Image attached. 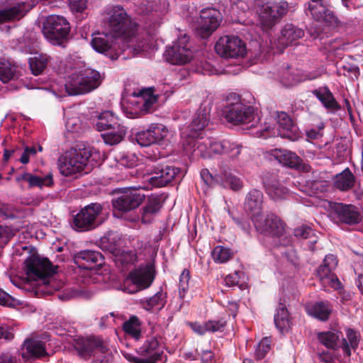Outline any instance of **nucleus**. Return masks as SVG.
Segmentation results:
<instances>
[{
    "instance_id": "42",
    "label": "nucleus",
    "mask_w": 363,
    "mask_h": 363,
    "mask_svg": "<svg viewBox=\"0 0 363 363\" xmlns=\"http://www.w3.org/2000/svg\"><path fill=\"white\" fill-rule=\"evenodd\" d=\"M120 242L121 240L117 233L108 232L100 239L99 246L103 250L117 255L119 252Z\"/></svg>"
},
{
    "instance_id": "7",
    "label": "nucleus",
    "mask_w": 363,
    "mask_h": 363,
    "mask_svg": "<svg viewBox=\"0 0 363 363\" xmlns=\"http://www.w3.org/2000/svg\"><path fill=\"white\" fill-rule=\"evenodd\" d=\"M222 114L228 123L235 125L250 123L255 118V108L243 104L240 96L235 93L228 96Z\"/></svg>"
},
{
    "instance_id": "2",
    "label": "nucleus",
    "mask_w": 363,
    "mask_h": 363,
    "mask_svg": "<svg viewBox=\"0 0 363 363\" xmlns=\"http://www.w3.org/2000/svg\"><path fill=\"white\" fill-rule=\"evenodd\" d=\"M208 121L209 110L206 107L200 106L194 113L191 123L184 128L182 134L192 140L189 144L193 147L196 146L197 149L203 153V156L210 155L211 152L223 154L224 140L217 141L212 138H207L203 142L195 140L201 135Z\"/></svg>"
},
{
    "instance_id": "9",
    "label": "nucleus",
    "mask_w": 363,
    "mask_h": 363,
    "mask_svg": "<svg viewBox=\"0 0 363 363\" xmlns=\"http://www.w3.org/2000/svg\"><path fill=\"white\" fill-rule=\"evenodd\" d=\"M74 348L79 356L89 360L93 358L95 363H102L108 348L99 337H78L74 340Z\"/></svg>"
},
{
    "instance_id": "50",
    "label": "nucleus",
    "mask_w": 363,
    "mask_h": 363,
    "mask_svg": "<svg viewBox=\"0 0 363 363\" xmlns=\"http://www.w3.org/2000/svg\"><path fill=\"white\" fill-rule=\"evenodd\" d=\"M212 257L216 262L225 263L231 258V253L229 249L218 245L213 250Z\"/></svg>"
},
{
    "instance_id": "36",
    "label": "nucleus",
    "mask_w": 363,
    "mask_h": 363,
    "mask_svg": "<svg viewBox=\"0 0 363 363\" xmlns=\"http://www.w3.org/2000/svg\"><path fill=\"white\" fill-rule=\"evenodd\" d=\"M311 92L327 110L335 112L342 108L327 86H320Z\"/></svg>"
},
{
    "instance_id": "1",
    "label": "nucleus",
    "mask_w": 363,
    "mask_h": 363,
    "mask_svg": "<svg viewBox=\"0 0 363 363\" xmlns=\"http://www.w3.org/2000/svg\"><path fill=\"white\" fill-rule=\"evenodd\" d=\"M57 266H54L48 258L38 255L29 256L24 262V269L28 279L39 281L35 289L36 295H51L63 287L64 284L52 278L57 272Z\"/></svg>"
},
{
    "instance_id": "37",
    "label": "nucleus",
    "mask_w": 363,
    "mask_h": 363,
    "mask_svg": "<svg viewBox=\"0 0 363 363\" xmlns=\"http://www.w3.org/2000/svg\"><path fill=\"white\" fill-rule=\"evenodd\" d=\"M306 311L311 316L320 321H326L332 313L333 306L328 301H320L307 306Z\"/></svg>"
},
{
    "instance_id": "10",
    "label": "nucleus",
    "mask_w": 363,
    "mask_h": 363,
    "mask_svg": "<svg viewBox=\"0 0 363 363\" xmlns=\"http://www.w3.org/2000/svg\"><path fill=\"white\" fill-rule=\"evenodd\" d=\"M101 82V77L98 71L86 69L65 84V91L70 96L84 94L96 89Z\"/></svg>"
},
{
    "instance_id": "3",
    "label": "nucleus",
    "mask_w": 363,
    "mask_h": 363,
    "mask_svg": "<svg viewBox=\"0 0 363 363\" xmlns=\"http://www.w3.org/2000/svg\"><path fill=\"white\" fill-rule=\"evenodd\" d=\"M99 157L93 147L83 143L77 144L60 156L58 168L64 176H72L83 171L89 163L93 165Z\"/></svg>"
},
{
    "instance_id": "64",
    "label": "nucleus",
    "mask_w": 363,
    "mask_h": 363,
    "mask_svg": "<svg viewBox=\"0 0 363 363\" xmlns=\"http://www.w3.org/2000/svg\"><path fill=\"white\" fill-rule=\"evenodd\" d=\"M240 272H235L233 274L227 275L225 278V282L228 286H235L239 284Z\"/></svg>"
},
{
    "instance_id": "19",
    "label": "nucleus",
    "mask_w": 363,
    "mask_h": 363,
    "mask_svg": "<svg viewBox=\"0 0 363 363\" xmlns=\"http://www.w3.org/2000/svg\"><path fill=\"white\" fill-rule=\"evenodd\" d=\"M337 265V257L333 255L329 254L325 256L323 264L316 270L317 277L319 278L322 285L328 286L334 290H339L343 288L337 276L333 272Z\"/></svg>"
},
{
    "instance_id": "12",
    "label": "nucleus",
    "mask_w": 363,
    "mask_h": 363,
    "mask_svg": "<svg viewBox=\"0 0 363 363\" xmlns=\"http://www.w3.org/2000/svg\"><path fill=\"white\" fill-rule=\"evenodd\" d=\"M155 278L153 265L146 264L130 272L125 281V291L129 294L149 288Z\"/></svg>"
},
{
    "instance_id": "17",
    "label": "nucleus",
    "mask_w": 363,
    "mask_h": 363,
    "mask_svg": "<svg viewBox=\"0 0 363 363\" xmlns=\"http://www.w3.org/2000/svg\"><path fill=\"white\" fill-rule=\"evenodd\" d=\"M252 222L256 230L262 234L280 237L284 231L285 224L277 215L269 213L264 216L262 214L252 217Z\"/></svg>"
},
{
    "instance_id": "11",
    "label": "nucleus",
    "mask_w": 363,
    "mask_h": 363,
    "mask_svg": "<svg viewBox=\"0 0 363 363\" xmlns=\"http://www.w3.org/2000/svg\"><path fill=\"white\" fill-rule=\"evenodd\" d=\"M102 209V206L99 203L86 205L73 216L72 227L82 232L96 228L101 223L99 216Z\"/></svg>"
},
{
    "instance_id": "62",
    "label": "nucleus",
    "mask_w": 363,
    "mask_h": 363,
    "mask_svg": "<svg viewBox=\"0 0 363 363\" xmlns=\"http://www.w3.org/2000/svg\"><path fill=\"white\" fill-rule=\"evenodd\" d=\"M233 220L235 223L246 234L250 235L251 230L250 223L245 219L244 218H235L233 217Z\"/></svg>"
},
{
    "instance_id": "51",
    "label": "nucleus",
    "mask_w": 363,
    "mask_h": 363,
    "mask_svg": "<svg viewBox=\"0 0 363 363\" xmlns=\"http://www.w3.org/2000/svg\"><path fill=\"white\" fill-rule=\"evenodd\" d=\"M221 179L224 186L229 187L234 191L240 190L242 187V183L240 179L227 172L223 173Z\"/></svg>"
},
{
    "instance_id": "28",
    "label": "nucleus",
    "mask_w": 363,
    "mask_h": 363,
    "mask_svg": "<svg viewBox=\"0 0 363 363\" xmlns=\"http://www.w3.org/2000/svg\"><path fill=\"white\" fill-rule=\"evenodd\" d=\"M154 87L144 88L138 92L134 91L132 96L136 99V104L143 114L152 112L155 109L158 101V96L154 94Z\"/></svg>"
},
{
    "instance_id": "41",
    "label": "nucleus",
    "mask_w": 363,
    "mask_h": 363,
    "mask_svg": "<svg viewBox=\"0 0 363 363\" xmlns=\"http://www.w3.org/2000/svg\"><path fill=\"white\" fill-rule=\"evenodd\" d=\"M166 294L161 290L149 298L141 299L140 304L147 311L152 312L154 308L160 311L166 304Z\"/></svg>"
},
{
    "instance_id": "61",
    "label": "nucleus",
    "mask_w": 363,
    "mask_h": 363,
    "mask_svg": "<svg viewBox=\"0 0 363 363\" xmlns=\"http://www.w3.org/2000/svg\"><path fill=\"white\" fill-rule=\"evenodd\" d=\"M69 7L74 12L81 13L86 9V0H69Z\"/></svg>"
},
{
    "instance_id": "32",
    "label": "nucleus",
    "mask_w": 363,
    "mask_h": 363,
    "mask_svg": "<svg viewBox=\"0 0 363 363\" xmlns=\"http://www.w3.org/2000/svg\"><path fill=\"white\" fill-rule=\"evenodd\" d=\"M304 35L303 29L291 23L286 24L281 30L277 39L278 44L285 48L291 45H296L297 41Z\"/></svg>"
},
{
    "instance_id": "49",
    "label": "nucleus",
    "mask_w": 363,
    "mask_h": 363,
    "mask_svg": "<svg viewBox=\"0 0 363 363\" xmlns=\"http://www.w3.org/2000/svg\"><path fill=\"white\" fill-rule=\"evenodd\" d=\"M242 145L236 142L224 140L223 153L233 160L238 159L242 150Z\"/></svg>"
},
{
    "instance_id": "39",
    "label": "nucleus",
    "mask_w": 363,
    "mask_h": 363,
    "mask_svg": "<svg viewBox=\"0 0 363 363\" xmlns=\"http://www.w3.org/2000/svg\"><path fill=\"white\" fill-rule=\"evenodd\" d=\"M274 323L282 334L287 333L291 328V321L289 313L284 303H279L277 313L274 315Z\"/></svg>"
},
{
    "instance_id": "34",
    "label": "nucleus",
    "mask_w": 363,
    "mask_h": 363,
    "mask_svg": "<svg viewBox=\"0 0 363 363\" xmlns=\"http://www.w3.org/2000/svg\"><path fill=\"white\" fill-rule=\"evenodd\" d=\"M263 194L261 191L253 189L247 194L244 203L245 210L250 214L251 220L256 215L262 214Z\"/></svg>"
},
{
    "instance_id": "18",
    "label": "nucleus",
    "mask_w": 363,
    "mask_h": 363,
    "mask_svg": "<svg viewBox=\"0 0 363 363\" xmlns=\"http://www.w3.org/2000/svg\"><path fill=\"white\" fill-rule=\"evenodd\" d=\"M221 20L222 16L218 10L211 8L202 9L196 29V35L202 39L209 38L218 28Z\"/></svg>"
},
{
    "instance_id": "13",
    "label": "nucleus",
    "mask_w": 363,
    "mask_h": 363,
    "mask_svg": "<svg viewBox=\"0 0 363 363\" xmlns=\"http://www.w3.org/2000/svg\"><path fill=\"white\" fill-rule=\"evenodd\" d=\"M140 189H145L148 187L139 186L121 189L120 195L112 200L113 209L121 213H127L138 208L145 198V195L140 191Z\"/></svg>"
},
{
    "instance_id": "23",
    "label": "nucleus",
    "mask_w": 363,
    "mask_h": 363,
    "mask_svg": "<svg viewBox=\"0 0 363 363\" xmlns=\"http://www.w3.org/2000/svg\"><path fill=\"white\" fill-rule=\"evenodd\" d=\"M138 352L146 357H134L135 363H156L160 360L163 351L160 348V344L156 337H148L143 345L139 348Z\"/></svg>"
},
{
    "instance_id": "27",
    "label": "nucleus",
    "mask_w": 363,
    "mask_h": 363,
    "mask_svg": "<svg viewBox=\"0 0 363 363\" xmlns=\"http://www.w3.org/2000/svg\"><path fill=\"white\" fill-rule=\"evenodd\" d=\"M114 38L111 33H99L94 36L91 42L92 48L98 52L108 55L111 60H116L118 55L116 51Z\"/></svg>"
},
{
    "instance_id": "48",
    "label": "nucleus",
    "mask_w": 363,
    "mask_h": 363,
    "mask_svg": "<svg viewBox=\"0 0 363 363\" xmlns=\"http://www.w3.org/2000/svg\"><path fill=\"white\" fill-rule=\"evenodd\" d=\"M318 339L327 348L336 350L338 347L340 333L334 331L320 333Z\"/></svg>"
},
{
    "instance_id": "60",
    "label": "nucleus",
    "mask_w": 363,
    "mask_h": 363,
    "mask_svg": "<svg viewBox=\"0 0 363 363\" xmlns=\"http://www.w3.org/2000/svg\"><path fill=\"white\" fill-rule=\"evenodd\" d=\"M121 165L128 167L133 168L138 164V158L135 155H127L122 157L120 160Z\"/></svg>"
},
{
    "instance_id": "53",
    "label": "nucleus",
    "mask_w": 363,
    "mask_h": 363,
    "mask_svg": "<svg viewBox=\"0 0 363 363\" xmlns=\"http://www.w3.org/2000/svg\"><path fill=\"white\" fill-rule=\"evenodd\" d=\"M190 280V272L187 269H184L179 277V297L183 298L186 293L189 290V281Z\"/></svg>"
},
{
    "instance_id": "47",
    "label": "nucleus",
    "mask_w": 363,
    "mask_h": 363,
    "mask_svg": "<svg viewBox=\"0 0 363 363\" xmlns=\"http://www.w3.org/2000/svg\"><path fill=\"white\" fill-rule=\"evenodd\" d=\"M49 61V57L40 54L29 59V66L33 74L37 76L43 73Z\"/></svg>"
},
{
    "instance_id": "24",
    "label": "nucleus",
    "mask_w": 363,
    "mask_h": 363,
    "mask_svg": "<svg viewBox=\"0 0 363 363\" xmlns=\"http://www.w3.org/2000/svg\"><path fill=\"white\" fill-rule=\"evenodd\" d=\"M164 202L161 194H152L145 196L143 206L140 208L141 222L144 224L151 223L155 216L160 212Z\"/></svg>"
},
{
    "instance_id": "63",
    "label": "nucleus",
    "mask_w": 363,
    "mask_h": 363,
    "mask_svg": "<svg viewBox=\"0 0 363 363\" xmlns=\"http://www.w3.org/2000/svg\"><path fill=\"white\" fill-rule=\"evenodd\" d=\"M323 73L324 69L318 68L311 72L301 74V79H302L301 82L315 79L322 76Z\"/></svg>"
},
{
    "instance_id": "20",
    "label": "nucleus",
    "mask_w": 363,
    "mask_h": 363,
    "mask_svg": "<svg viewBox=\"0 0 363 363\" xmlns=\"http://www.w3.org/2000/svg\"><path fill=\"white\" fill-rule=\"evenodd\" d=\"M329 206L335 218L340 223L352 225L362 219L360 212L354 205L330 202Z\"/></svg>"
},
{
    "instance_id": "44",
    "label": "nucleus",
    "mask_w": 363,
    "mask_h": 363,
    "mask_svg": "<svg viewBox=\"0 0 363 363\" xmlns=\"http://www.w3.org/2000/svg\"><path fill=\"white\" fill-rule=\"evenodd\" d=\"M142 322L136 315H131L128 320L123 324V330L125 334L135 340H139L142 337Z\"/></svg>"
},
{
    "instance_id": "43",
    "label": "nucleus",
    "mask_w": 363,
    "mask_h": 363,
    "mask_svg": "<svg viewBox=\"0 0 363 363\" xmlns=\"http://www.w3.org/2000/svg\"><path fill=\"white\" fill-rule=\"evenodd\" d=\"M347 339L343 338L342 342V349L345 356H351V349L356 350L358 347L360 340L359 334L352 328L346 330Z\"/></svg>"
},
{
    "instance_id": "54",
    "label": "nucleus",
    "mask_w": 363,
    "mask_h": 363,
    "mask_svg": "<svg viewBox=\"0 0 363 363\" xmlns=\"http://www.w3.org/2000/svg\"><path fill=\"white\" fill-rule=\"evenodd\" d=\"M226 323L227 322L224 318H220L217 320H208L206 322V330L209 333L222 332L223 331Z\"/></svg>"
},
{
    "instance_id": "33",
    "label": "nucleus",
    "mask_w": 363,
    "mask_h": 363,
    "mask_svg": "<svg viewBox=\"0 0 363 363\" xmlns=\"http://www.w3.org/2000/svg\"><path fill=\"white\" fill-rule=\"evenodd\" d=\"M30 9V5L25 2L16 4L13 6L0 8V24L19 21Z\"/></svg>"
},
{
    "instance_id": "15",
    "label": "nucleus",
    "mask_w": 363,
    "mask_h": 363,
    "mask_svg": "<svg viewBox=\"0 0 363 363\" xmlns=\"http://www.w3.org/2000/svg\"><path fill=\"white\" fill-rule=\"evenodd\" d=\"M147 171L151 175L147 179L149 184L155 187H162L172 182L180 169L160 161H155L154 164L148 166Z\"/></svg>"
},
{
    "instance_id": "22",
    "label": "nucleus",
    "mask_w": 363,
    "mask_h": 363,
    "mask_svg": "<svg viewBox=\"0 0 363 363\" xmlns=\"http://www.w3.org/2000/svg\"><path fill=\"white\" fill-rule=\"evenodd\" d=\"M167 128L162 124H151L147 129L138 132L135 134V140L140 146H149L159 143L167 136Z\"/></svg>"
},
{
    "instance_id": "14",
    "label": "nucleus",
    "mask_w": 363,
    "mask_h": 363,
    "mask_svg": "<svg viewBox=\"0 0 363 363\" xmlns=\"http://www.w3.org/2000/svg\"><path fill=\"white\" fill-rule=\"evenodd\" d=\"M191 48L189 37L184 34L179 36L172 45L167 47L164 55L166 60L172 65H184L192 58L193 52Z\"/></svg>"
},
{
    "instance_id": "8",
    "label": "nucleus",
    "mask_w": 363,
    "mask_h": 363,
    "mask_svg": "<svg viewBox=\"0 0 363 363\" xmlns=\"http://www.w3.org/2000/svg\"><path fill=\"white\" fill-rule=\"evenodd\" d=\"M42 31L52 45L65 48L70 38L71 27L65 17L50 15L43 22Z\"/></svg>"
},
{
    "instance_id": "45",
    "label": "nucleus",
    "mask_w": 363,
    "mask_h": 363,
    "mask_svg": "<svg viewBox=\"0 0 363 363\" xmlns=\"http://www.w3.org/2000/svg\"><path fill=\"white\" fill-rule=\"evenodd\" d=\"M17 77V67L10 61L1 58L0 81L6 84Z\"/></svg>"
},
{
    "instance_id": "55",
    "label": "nucleus",
    "mask_w": 363,
    "mask_h": 363,
    "mask_svg": "<svg viewBox=\"0 0 363 363\" xmlns=\"http://www.w3.org/2000/svg\"><path fill=\"white\" fill-rule=\"evenodd\" d=\"M117 260L123 266L133 264L137 261V255L132 250L123 251L119 255H117Z\"/></svg>"
},
{
    "instance_id": "52",
    "label": "nucleus",
    "mask_w": 363,
    "mask_h": 363,
    "mask_svg": "<svg viewBox=\"0 0 363 363\" xmlns=\"http://www.w3.org/2000/svg\"><path fill=\"white\" fill-rule=\"evenodd\" d=\"M271 338L268 337H264L260 340L255 352V357L257 359H262L266 356L271 349Z\"/></svg>"
},
{
    "instance_id": "29",
    "label": "nucleus",
    "mask_w": 363,
    "mask_h": 363,
    "mask_svg": "<svg viewBox=\"0 0 363 363\" xmlns=\"http://www.w3.org/2000/svg\"><path fill=\"white\" fill-rule=\"evenodd\" d=\"M306 15H311L312 18L320 22H324L328 26H335L337 23V18L335 13L328 9L324 1L309 6H305Z\"/></svg>"
},
{
    "instance_id": "25",
    "label": "nucleus",
    "mask_w": 363,
    "mask_h": 363,
    "mask_svg": "<svg viewBox=\"0 0 363 363\" xmlns=\"http://www.w3.org/2000/svg\"><path fill=\"white\" fill-rule=\"evenodd\" d=\"M168 11L166 0L143 1L138 8V12L143 16H147L154 24H160L162 17Z\"/></svg>"
},
{
    "instance_id": "21",
    "label": "nucleus",
    "mask_w": 363,
    "mask_h": 363,
    "mask_svg": "<svg viewBox=\"0 0 363 363\" xmlns=\"http://www.w3.org/2000/svg\"><path fill=\"white\" fill-rule=\"evenodd\" d=\"M74 263L81 269L97 271L104 264L103 255L95 250H81L74 254L73 257Z\"/></svg>"
},
{
    "instance_id": "57",
    "label": "nucleus",
    "mask_w": 363,
    "mask_h": 363,
    "mask_svg": "<svg viewBox=\"0 0 363 363\" xmlns=\"http://www.w3.org/2000/svg\"><path fill=\"white\" fill-rule=\"evenodd\" d=\"M294 235L301 239H307L314 235L312 228L307 225H302L294 229Z\"/></svg>"
},
{
    "instance_id": "38",
    "label": "nucleus",
    "mask_w": 363,
    "mask_h": 363,
    "mask_svg": "<svg viewBox=\"0 0 363 363\" xmlns=\"http://www.w3.org/2000/svg\"><path fill=\"white\" fill-rule=\"evenodd\" d=\"M16 179L17 182H27L30 188L37 186L42 189L44 186L51 187L54 184L52 174L51 173L48 174L45 177H40L32 174L31 173L24 172L16 177Z\"/></svg>"
},
{
    "instance_id": "56",
    "label": "nucleus",
    "mask_w": 363,
    "mask_h": 363,
    "mask_svg": "<svg viewBox=\"0 0 363 363\" xmlns=\"http://www.w3.org/2000/svg\"><path fill=\"white\" fill-rule=\"evenodd\" d=\"M13 235L14 232L11 227L0 225V247H4Z\"/></svg>"
},
{
    "instance_id": "30",
    "label": "nucleus",
    "mask_w": 363,
    "mask_h": 363,
    "mask_svg": "<svg viewBox=\"0 0 363 363\" xmlns=\"http://www.w3.org/2000/svg\"><path fill=\"white\" fill-rule=\"evenodd\" d=\"M274 156L279 163L291 169L308 172L310 168L300 157L290 150L275 149Z\"/></svg>"
},
{
    "instance_id": "31",
    "label": "nucleus",
    "mask_w": 363,
    "mask_h": 363,
    "mask_svg": "<svg viewBox=\"0 0 363 363\" xmlns=\"http://www.w3.org/2000/svg\"><path fill=\"white\" fill-rule=\"evenodd\" d=\"M262 184L266 193L272 199L279 201L286 199L289 190L277 180L274 174H264L262 177Z\"/></svg>"
},
{
    "instance_id": "16",
    "label": "nucleus",
    "mask_w": 363,
    "mask_h": 363,
    "mask_svg": "<svg viewBox=\"0 0 363 363\" xmlns=\"http://www.w3.org/2000/svg\"><path fill=\"white\" fill-rule=\"evenodd\" d=\"M215 50L218 55L225 58H237L246 54L245 43L235 35L220 37L215 45Z\"/></svg>"
},
{
    "instance_id": "5",
    "label": "nucleus",
    "mask_w": 363,
    "mask_h": 363,
    "mask_svg": "<svg viewBox=\"0 0 363 363\" xmlns=\"http://www.w3.org/2000/svg\"><path fill=\"white\" fill-rule=\"evenodd\" d=\"M106 26L114 38H131L137 31L138 25L133 22L123 6H115L108 9Z\"/></svg>"
},
{
    "instance_id": "58",
    "label": "nucleus",
    "mask_w": 363,
    "mask_h": 363,
    "mask_svg": "<svg viewBox=\"0 0 363 363\" xmlns=\"http://www.w3.org/2000/svg\"><path fill=\"white\" fill-rule=\"evenodd\" d=\"M200 176L207 187H213L218 182V179L207 169H203L201 171Z\"/></svg>"
},
{
    "instance_id": "35",
    "label": "nucleus",
    "mask_w": 363,
    "mask_h": 363,
    "mask_svg": "<svg viewBox=\"0 0 363 363\" xmlns=\"http://www.w3.org/2000/svg\"><path fill=\"white\" fill-rule=\"evenodd\" d=\"M24 359H39L48 355L45 343L40 340L27 339L22 348Z\"/></svg>"
},
{
    "instance_id": "59",
    "label": "nucleus",
    "mask_w": 363,
    "mask_h": 363,
    "mask_svg": "<svg viewBox=\"0 0 363 363\" xmlns=\"http://www.w3.org/2000/svg\"><path fill=\"white\" fill-rule=\"evenodd\" d=\"M17 302L10 294L0 288V305L15 307L17 305Z\"/></svg>"
},
{
    "instance_id": "4",
    "label": "nucleus",
    "mask_w": 363,
    "mask_h": 363,
    "mask_svg": "<svg viewBox=\"0 0 363 363\" xmlns=\"http://www.w3.org/2000/svg\"><path fill=\"white\" fill-rule=\"evenodd\" d=\"M256 8L260 27L264 31H268L287 13L289 4L286 1L257 0Z\"/></svg>"
},
{
    "instance_id": "40",
    "label": "nucleus",
    "mask_w": 363,
    "mask_h": 363,
    "mask_svg": "<svg viewBox=\"0 0 363 363\" xmlns=\"http://www.w3.org/2000/svg\"><path fill=\"white\" fill-rule=\"evenodd\" d=\"M356 182V178L351 170L347 167L342 172L336 174L334 186L336 189L346 191L352 189Z\"/></svg>"
},
{
    "instance_id": "46",
    "label": "nucleus",
    "mask_w": 363,
    "mask_h": 363,
    "mask_svg": "<svg viewBox=\"0 0 363 363\" xmlns=\"http://www.w3.org/2000/svg\"><path fill=\"white\" fill-rule=\"evenodd\" d=\"M280 73V82L285 86H293L301 82L300 72L292 70L289 66L283 68Z\"/></svg>"
},
{
    "instance_id": "26",
    "label": "nucleus",
    "mask_w": 363,
    "mask_h": 363,
    "mask_svg": "<svg viewBox=\"0 0 363 363\" xmlns=\"http://www.w3.org/2000/svg\"><path fill=\"white\" fill-rule=\"evenodd\" d=\"M279 134L281 138L296 141L301 138V132L289 115L284 111L277 112Z\"/></svg>"
},
{
    "instance_id": "6",
    "label": "nucleus",
    "mask_w": 363,
    "mask_h": 363,
    "mask_svg": "<svg viewBox=\"0 0 363 363\" xmlns=\"http://www.w3.org/2000/svg\"><path fill=\"white\" fill-rule=\"evenodd\" d=\"M94 125L98 131H107L102 135V137L104 142L110 145L119 143L126 134V128L110 111H105L99 114L96 119L94 121Z\"/></svg>"
}]
</instances>
